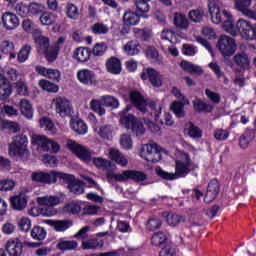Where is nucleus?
Listing matches in <instances>:
<instances>
[{"label": "nucleus", "mask_w": 256, "mask_h": 256, "mask_svg": "<svg viewBox=\"0 0 256 256\" xmlns=\"http://www.w3.org/2000/svg\"><path fill=\"white\" fill-rule=\"evenodd\" d=\"M190 172L191 158H189V154H182V159L176 160L175 174L159 169L157 170V175L167 181H173V179H177V177H185V175H188Z\"/></svg>", "instance_id": "obj_1"}, {"label": "nucleus", "mask_w": 256, "mask_h": 256, "mask_svg": "<svg viewBox=\"0 0 256 256\" xmlns=\"http://www.w3.org/2000/svg\"><path fill=\"white\" fill-rule=\"evenodd\" d=\"M150 1L151 0H135L134 5L136 7V13L131 11L124 13L123 21L125 25H137L141 17L148 19L149 15H147V13H149L151 9V6H149Z\"/></svg>", "instance_id": "obj_2"}, {"label": "nucleus", "mask_w": 256, "mask_h": 256, "mask_svg": "<svg viewBox=\"0 0 256 256\" xmlns=\"http://www.w3.org/2000/svg\"><path fill=\"white\" fill-rule=\"evenodd\" d=\"M130 101L142 113H147V110H150V115H154L155 120L159 121V115H161V107L156 110L155 102H150L149 104H147V101L145 100V98H143L141 93L135 90L130 92Z\"/></svg>", "instance_id": "obj_3"}, {"label": "nucleus", "mask_w": 256, "mask_h": 256, "mask_svg": "<svg viewBox=\"0 0 256 256\" xmlns=\"http://www.w3.org/2000/svg\"><path fill=\"white\" fill-rule=\"evenodd\" d=\"M27 143V136L23 134L15 136L13 141L8 145V153L10 157L27 159V157H29V149H27Z\"/></svg>", "instance_id": "obj_4"}, {"label": "nucleus", "mask_w": 256, "mask_h": 256, "mask_svg": "<svg viewBox=\"0 0 256 256\" xmlns=\"http://www.w3.org/2000/svg\"><path fill=\"white\" fill-rule=\"evenodd\" d=\"M37 203L40 205V215L42 217H53L57 213L55 206L61 203L57 196H43L37 198Z\"/></svg>", "instance_id": "obj_5"}, {"label": "nucleus", "mask_w": 256, "mask_h": 256, "mask_svg": "<svg viewBox=\"0 0 256 256\" xmlns=\"http://www.w3.org/2000/svg\"><path fill=\"white\" fill-rule=\"evenodd\" d=\"M120 122L126 129H131L133 135L136 137H143V135H145V126L143 125V122L135 117V115H123L120 118Z\"/></svg>", "instance_id": "obj_6"}, {"label": "nucleus", "mask_w": 256, "mask_h": 256, "mask_svg": "<svg viewBox=\"0 0 256 256\" xmlns=\"http://www.w3.org/2000/svg\"><path fill=\"white\" fill-rule=\"evenodd\" d=\"M108 179H114L115 181H129L131 179L135 183H141V181L147 180V174L141 171L125 170L121 174H115L111 171L107 172Z\"/></svg>", "instance_id": "obj_7"}, {"label": "nucleus", "mask_w": 256, "mask_h": 256, "mask_svg": "<svg viewBox=\"0 0 256 256\" xmlns=\"http://www.w3.org/2000/svg\"><path fill=\"white\" fill-rule=\"evenodd\" d=\"M217 49L223 57H232L237 51L235 40L227 35H221L216 44Z\"/></svg>", "instance_id": "obj_8"}, {"label": "nucleus", "mask_w": 256, "mask_h": 256, "mask_svg": "<svg viewBox=\"0 0 256 256\" xmlns=\"http://www.w3.org/2000/svg\"><path fill=\"white\" fill-rule=\"evenodd\" d=\"M32 145H37L42 151H51L52 153L61 151V145L46 136H33Z\"/></svg>", "instance_id": "obj_9"}, {"label": "nucleus", "mask_w": 256, "mask_h": 256, "mask_svg": "<svg viewBox=\"0 0 256 256\" xmlns=\"http://www.w3.org/2000/svg\"><path fill=\"white\" fill-rule=\"evenodd\" d=\"M141 157L149 163H157L161 161V146L157 145V143L144 145Z\"/></svg>", "instance_id": "obj_10"}, {"label": "nucleus", "mask_w": 256, "mask_h": 256, "mask_svg": "<svg viewBox=\"0 0 256 256\" xmlns=\"http://www.w3.org/2000/svg\"><path fill=\"white\" fill-rule=\"evenodd\" d=\"M52 105L55 107V112L60 117H69L73 113L71 101L65 97L58 96L52 100Z\"/></svg>", "instance_id": "obj_11"}, {"label": "nucleus", "mask_w": 256, "mask_h": 256, "mask_svg": "<svg viewBox=\"0 0 256 256\" xmlns=\"http://www.w3.org/2000/svg\"><path fill=\"white\" fill-rule=\"evenodd\" d=\"M236 29L243 37V39H247L253 41L256 39V24H251V22L245 19H239L236 23Z\"/></svg>", "instance_id": "obj_12"}, {"label": "nucleus", "mask_w": 256, "mask_h": 256, "mask_svg": "<svg viewBox=\"0 0 256 256\" xmlns=\"http://www.w3.org/2000/svg\"><path fill=\"white\" fill-rule=\"evenodd\" d=\"M66 146L75 156L81 159V161H84V163L91 162V152L85 146L73 140H68Z\"/></svg>", "instance_id": "obj_13"}, {"label": "nucleus", "mask_w": 256, "mask_h": 256, "mask_svg": "<svg viewBox=\"0 0 256 256\" xmlns=\"http://www.w3.org/2000/svg\"><path fill=\"white\" fill-rule=\"evenodd\" d=\"M208 11L211 16V21L215 25H219V23H223L227 17H225V13H228L227 10H222L219 6V0H212L208 3Z\"/></svg>", "instance_id": "obj_14"}, {"label": "nucleus", "mask_w": 256, "mask_h": 256, "mask_svg": "<svg viewBox=\"0 0 256 256\" xmlns=\"http://www.w3.org/2000/svg\"><path fill=\"white\" fill-rule=\"evenodd\" d=\"M141 79L143 81L149 80L153 87H161L163 85V76L153 68H144L141 73Z\"/></svg>", "instance_id": "obj_15"}, {"label": "nucleus", "mask_w": 256, "mask_h": 256, "mask_svg": "<svg viewBox=\"0 0 256 256\" xmlns=\"http://www.w3.org/2000/svg\"><path fill=\"white\" fill-rule=\"evenodd\" d=\"M31 181L34 183H43L44 185H53L55 183L54 170L50 172L36 171L31 173Z\"/></svg>", "instance_id": "obj_16"}, {"label": "nucleus", "mask_w": 256, "mask_h": 256, "mask_svg": "<svg viewBox=\"0 0 256 256\" xmlns=\"http://www.w3.org/2000/svg\"><path fill=\"white\" fill-rule=\"evenodd\" d=\"M221 186L217 179H213L208 183L207 191L204 197L205 203H213L217 199V195H219V191Z\"/></svg>", "instance_id": "obj_17"}, {"label": "nucleus", "mask_w": 256, "mask_h": 256, "mask_svg": "<svg viewBox=\"0 0 256 256\" xmlns=\"http://www.w3.org/2000/svg\"><path fill=\"white\" fill-rule=\"evenodd\" d=\"M6 251L9 256L23 255V242L19 238H11L6 243Z\"/></svg>", "instance_id": "obj_18"}, {"label": "nucleus", "mask_w": 256, "mask_h": 256, "mask_svg": "<svg viewBox=\"0 0 256 256\" xmlns=\"http://www.w3.org/2000/svg\"><path fill=\"white\" fill-rule=\"evenodd\" d=\"M2 24L3 27L6 28L7 31H13V29H17L19 25V17L11 12H5L2 14Z\"/></svg>", "instance_id": "obj_19"}, {"label": "nucleus", "mask_w": 256, "mask_h": 256, "mask_svg": "<svg viewBox=\"0 0 256 256\" xmlns=\"http://www.w3.org/2000/svg\"><path fill=\"white\" fill-rule=\"evenodd\" d=\"M77 78L82 85H97V79H95V73L89 69L79 70Z\"/></svg>", "instance_id": "obj_20"}, {"label": "nucleus", "mask_w": 256, "mask_h": 256, "mask_svg": "<svg viewBox=\"0 0 256 256\" xmlns=\"http://www.w3.org/2000/svg\"><path fill=\"white\" fill-rule=\"evenodd\" d=\"M13 93V87L9 82V79L5 75L0 74V101H6L8 97H11Z\"/></svg>", "instance_id": "obj_21"}, {"label": "nucleus", "mask_w": 256, "mask_h": 256, "mask_svg": "<svg viewBox=\"0 0 256 256\" xmlns=\"http://www.w3.org/2000/svg\"><path fill=\"white\" fill-rule=\"evenodd\" d=\"M10 205L15 211H23L27 207V196L20 194L10 198Z\"/></svg>", "instance_id": "obj_22"}, {"label": "nucleus", "mask_w": 256, "mask_h": 256, "mask_svg": "<svg viewBox=\"0 0 256 256\" xmlns=\"http://www.w3.org/2000/svg\"><path fill=\"white\" fill-rule=\"evenodd\" d=\"M224 17H226L222 22L224 31L233 36L237 35V26L233 23V16L229 12H224Z\"/></svg>", "instance_id": "obj_23"}, {"label": "nucleus", "mask_w": 256, "mask_h": 256, "mask_svg": "<svg viewBox=\"0 0 256 256\" xmlns=\"http://www.w3.org/2000/svg\"><path fill=\"white\" fill-rule=\"evenodd\" d=\"M46 223L54 227L55 231H67L69 227L73 226V221L71 220H47Z\"/></svg>", "instance_id": "obj_24"}, {"label": "nucleus", "mask_w": 256, "mask_h": 256, "mask_svg": "<svg viewBox=\"0 0 256 256\" xmlns=\"http://www.w3.org/2000/svg\"><path fill=\"white\" fill-rule=\"evenodd\" d=\"M106 69L113 75H119L121 73V60L116 57H111L106 62Z\"/></svg>", "instance_id": "obj_25"}, {"label": "nucleus", "mask_w": 256, "mask_h": 256, "mask_svg": "<svg viewBox=\"0 0 256 256\" xmlns=\"http://www.w3.org/2000/svg\"><path fill=\"white\" fill-rule=\"evenodd\" d=\"M109 155L112 161H115V163L121 165L122 167H127L129 161L123 156V154L119 150L111 148L109 150Z\"/></svg>", "instance_id": "obj_26"}, {"label": "nucleus", "mask_w": 256, "mask_h": 256, "mask_svg": "<svg viewBox=\"0 0 256 256\" xmlns=\"http://www.w3.org/2000/svg\"><path fill=\"white\" fill-rule=\"evenodd\" d=\"M41 129L50 133V135H55L57 133V127H55V123L49 117H42L39 120Z\"/></svg>", "instance_id": "obj_27"}, {"label": "nucleus", "mask_w": 256, "mask_h": 256, "mask_svg": "<svg viewBox=\"0 0 256 256\" xmlns=\"http://www.w3.org/2000/svg\"><path fill=\"white\" fill-rule=\"evenodd\" d=\"M33 38L35 40V43L38 45L40 51H42V53L44 51H47V49H49L50 43H49L48 37H45V36L39 34V32H35L33 34Z\"/></svg>", "instance_id": "obj_28"}, {"label": "nucleus", "mask_w": 256, "mask_h": 256, "mask_svg": "<svg viewBox=\"0 0 256 256\" xmlns=\"http://www.w3.org/2000/svg\"><path fill=\"white\" fill-rule=\"evenodd\" d=\"M180 66L184 71H187V73H191L194 75H202L203 73V68H201V66L194 65L193 63L186 60H183L180 63Z\"/></svg>", "instance_id": "obj_29"}, {"label": "nucleus", "mask_w": 256, "mask_h": 256, "mask_svg": "<svg viewBox=\"0 0 256 256\" xmlns=\"http://www.w3.org/2000/svg\"><path fill=\"white\" fill-rule=\"evenodd\" d=\"M185 129L192 139H201L203 137V131L198 126H195L192 122H188L185 125Z\"/></svg>", "instance_id": "obj_30"}, {"label": "nucleus", "mask_w": 256, "mask_h": 256, "mask_svg": "<svg viewBox=\"0 0 256 256\" xmlns=\"http://www.w3.org/2000/svg\"><path fill=\"white\" fill-rule=\"evenodd\" d=\"M20 111L26 119H33V105L27 99L20 101Z\"/></svg>", "instance_id": "obj_31"}, {"label": "nucleus", "mask_w": 256, "mask_h": 256, "mask_svg": "<svg viewBox=\"0 0 256 256\" xmlns=\"http://www.w3.org/2000/svg\"><path fill=\"white\" fill-rule=\"evenodd\" d=\"M193 107H194V111H196L197 113H211V111H213V106H211L208 103L203 102L201 99H195L193 100Z\"/></svg>", "instance_id": "obj_32"}, {"label": "nucleus", "mask_w": 256, "mask_h": 256, "mask_svg": "<svg viewBox=\"0 0 256 256\" xmlns=\"http://www.w3.org/2000/svg\"><path fill=\"white\" fill-rule=\"evenodd\" d=\"M174 25L178 29H189V20L187 19V16L177 12L174 14Z\"/></svg>", "instance_id": "obj_33"}, {"label": "nucleus", "mask_w": 256, "mask_h": 256, "mask_svg": "<svg viewBox=\"0 0 256 256\" xmlns=\"http://www.w3.org/2000/svg\"><path fill=\"white\" fill-rule=\"evenodd\" d=\"M73 57L76 61H79V63H87L90 57L89 49L79 47L74 51Z\"/></svg>", "instance_id": "obj_34"}, {"label": "nucleus", "mask_w": 256, "mask_h": 256, "mask_svg": "<svg viewBox=\"0 0 256 256\" xmlns=\"http://www.w3.org/2000/svg\"><path fill=\"white\" fill-rule=\"evenodd\" d=\"M62 213H66L68 215H79V213H81V205L75 201L69 202L62 208Z\"/></svg>", "instance_id": "obj_35"}, {"label": "nucleus", "mask_w": 256, "mask_h": 256, "mask_svg": "<svg viewBox=\"0 0 256 256\" xmlns=\"http://www.w3.org/2000/svg\"><path fill=\"white\" fill-rule=\"evenodd\" d=\"M40 23L41 25H53L57 21V15L53 14V12L43 11L40 15Z\"/></svg>", "instance_id": "obj_36"}, {"label": "nucleus", "mask_w": 256, "mask_h": 256, "mask_svg": "<svg viewBox=\"0 0 256 256\" xmlns=\"http://www.w3.org/2000/svg\"><path fill=\"white\" fill-rule=\"evenodd\" d=\"M188 17L192 23H201L205 17V10L203 8L192 9L189 11Z\"/></svg>", "instance_id": "obj_37"}, {"label": "nucleus", "mask_w": 256, "mask_h": 256, "mask_svg": "<svg viewBox=\"0 0 256 256\" xmlns=\"http://www.w3.org/2000/svg\"><path fill=\"white\" fill-rule=\"evenodd\" d=\"M170 109L178 119H183V117H185V103L181 102V100L172 102Z\"/></svg>", "instance_id": "obj_38"}, {"label": "nucleus", "mask_w": 256, "mask_h": 256, "mask_svg": "<svg viewBox=\"0 0 256 256\" xmlns=\"http://www.w3.org/2000/svg\"><path fill=\"white\" fill-rule=\"evenodd\" d=\"M70 127L78 135H85L87 133V124L83 120H72Z\"/></svg>", "instance_id": "obj_39"}, {"label": "nucleus", "mask_w": 256, "mask_h": 256, "mask_svg": "<svg viewBox=\"0 0 256 256\" xmlns=\"http://www.w3.org/2000/svg\"><path fill=\"white\" fill-rule=\"evenodd\" d=\"M68 189L70 193H73L74 195H82V193H85V188H83V182L77 178H75L74 181L70 182V185H68Z\"/></svg>", "instance_id": "obj_40"}, {"label": "nucleus", "mask_w": 256, "mask_h": 256, "mask_svg": "<svg viewBox=\"0 0 256 256\" xmlns=\"http://www.w3.org/2000/svg\"><path fill=\"white\" fill-rule=\"evenodd\" d=\"M96 133L102 137V139H109V136L113 133V126L109 124H103L95 128Z\"/></svg>", "instance_id": "obj_41"}, {"label": "nucleus", "mask_w": 256, "mask_h": 256, "mask_svg": "<svg viewBox=\"0 0 256 256\" xmlns=\"http://www.w3.org/2000/svg\"><path fill=\"white\" fill-rule=\"evenodd\" d=\"M57 179H60L63 181V183H67V185H71L75 179V176L73 174H67L54 170V183H57Z\"/></svg>", "instance_id": "obj_42"}, {"label": "nucleus", "mask_w": 256, "mask_h": 256, "mask_svg": "<svg viewBox=\"0 0 256 256\" xmlns=\"http://www.w3.org/2000/svg\"><path fill=\"white\" fill-rule=\"evenodd\" d=\"M46 60L49 63H53V61H57V57L59 55V45L52 46L43 52Z\"/></svg>", "instance_id": "obj_43"}, {"label": "nucleus", "mask_w": 256, "mask_h": 256, "mask_svg": "<svg viewBox=\"0 0 256 256\" xmlns=\"http://www.w3.org/2000/svg\"><path fill=\"white\" fill-rule=\"evenodd\" d=\"M104 242L103 240L97 239V238H93V239H89L87 241H83L82 242V249H101V247H103Z\"/></svg>", "instance_id": "obj_44"}, {"label": "nucleus", "mask_w": 256, "mask_h": 256, "mask_svg": "<svg viewBox=\"0 0 256 256\" xmlns=\"http://www.w3.org/2000/svg\"><path fill=\"white\" fill-rule=\"evenodd\" d=\"M234 61L238 67H242L243 69H247L249 67V64L251 63V60H249V56L245 53L236 54L234 56Z\"/></svg>", "instance_id": "obj_45"}, {"label": "nucleus", "mask_w": 256, "mask_h": 256, "mask_svg": "<svg viewBox=\"0 0 256 256\" xmlns=\"http://www.w3.org/2000/svg\"><path fill=\"white\" fill-rule=\"evenodd\" d=\"M31 237L36 241H43L47 237V231L41 226H34L31 230Z\"/></svg>", "instance_id": "obj_46"}, {"label": "nucleus", "mask_w": 256, "mask_h": 256, "mask_svg": "<svg viewBox=\"0 0 256 256\" xmlns=\"http://www.w3.org/2000/svg\"><path fill=\"white\" fill-rule=\"evenodd\" d=\"M39 87L43 89V91H47L48 93H57L59 91V86L51 83L49 80L42 79L39 81Z\"/></svg>", "instance_id": "obj_47"}, {"label": "nucleus", "mask_w": 256, "mask_h": 256, "mask_svg": "<svg viewBox=\"0 0 256 256\" xmlns=\"http://www.w3.org/2000/svg\"><path fill=\"white\" fill-rule=\"evenodd\" d=\"M124 51L126 54L133 56V55H139V43L137 41H129L124 46Z\"/></svg>", "instance_id": "obj_48"}, {"label": "nucleus", "mask_w": 256, "mask_h": 256, "mask_svg": "<svg viewBox=\"0 0 256 256\" xmlns=\"http://www.w3.org/2000/svg\"><path fill=\"white\" fill-rule=\"evenodd\" d=\"M101 101L105 107H111L112 109H117L119 107V100L111 95L102 96Z\"/></svg>", "instance_id": "obj_49"}, {"label": "nucleus", "mask_w": 256, "mask_h": 256, "mask_svg": "<svg viewBox=\"0 0 256 256\" xmlns=\"http://www.w3.org/2000/svg\"><path fill=\"white\" fill-rule=\"evenodd\" d=\"M166 221L171 227H177L180 223H185V217L170 213L167 215Z\"/></svg>", "instance_id": "obj_50"}, {"label": "nucleus", "mask_w": 256, "mask_h": 256, "mask_svg": "<svg viewBox=\"0 0 256 256\" xmlns=\"http://www.w3.org/2000/svg\"><path fill=\"white\" fill-rule=\"evenodd\" d=\"M45 9V5L37 2L30 3L28 6V12L30 15H41Z\"/></svg>", "instance_id": "obj_51"}, {"label": "nucleus", "mask_w": 256, "mask_h": 256, "mask_svg": "<svg viewBox=\"0 0 256 256\" xmlns=\"http://www.w3.org/2000/svg\"><path fill=\"white\" fill-rule=\"evenodd\" d=\"M93 164L97 169H102L103 171H107L111 167V161L102 157L93 158Z\"/></svg>", "instance_id": "obj_52"}, {"label": "nucleus", "mask_w": 256, "mask_h": 256, "mask_svg": "<svg viewBox=\"0 0 256 256\" xmlns=\"http://www.w3.org/2000/svg\"><path fill=\"white\" fill-rule=\"evenodd\" d=\"M152 245L155 247H161L167 241V235L163 232H157L152 236Z\"/></svg>", "instance_id": "obj_53"}, {"label": "nucleus", "mask_w": 256, "mask_h": 256, "mask_svg": "<svg viewBox=\"0 0 256 256\" xmlns=\"http://www.w3.org/2000/svg\"><path fill=\"white\" fill-rule=\"evenodd\" d=\"M133 31L136 39H140V41H149L151 39V32L149 30L134 28Z\"/></svg>", "instance_id": "obj_54"}, {"label": "nucleus", "mask_w": 256, "mask_h": 256, "mask_svg": "<svg viewBox=\"0 0 256 256\" xmlns=\"http://www.w3.org/2000/svg\"><path fill=\"white\" fill-rule=\"evenodd\" d=\"M92 33H94V35H107V33H109V27H107V25L103 24V23H95L92 27Z\"/></svg>", "instance_id": "obj_55"}, {"label": "nucleus", "mask_w": 256, "mask_h": 256, "mask_svg": "<svg viewBox=\"0 0 256 256\" xmlns=\"http://www.w3.org/2000/svg\"><path fill=\"white\" fill-rule=\"evenodd\" d=\"M31 46L24 45L18 53V61L19 63H25L27 59H29V55L31 54Z\"/></svg>", "instance_id": "obj_56"}, {"label": "nucleus", "mask_w": 256, "mask_h": 256, "mask_svg": "<svg viewBox=\"0 0 256 256\" xmlns=\"http://www.w3.org/2000/svg\"><path fill=\"white\" fill-rule=\"evenodd\" d=\"M90 109L100 116L105 115L106 113L105 108H103V105L101 104V100L92 99L90 102Z\"/></svg>", "instance_id": "obj_57"}, {"label": "nucleus", "mask_w": 256, "mask_h": 256, "mask_svg": "<svg viewBox=\"0 0 256 256\" xmlns=\"http://www.w3.org/2000/svg\"><path fill=\"white\" fill-rule=\"evenodd\" d=\"M57 249L60 251H72L77 249V242L75 241H63L57 244Z\"/></svg>", "instance_id": "obj_58"}, {"label": "nucleus", "mask_w": 256, "mask_h": 256, "mask_svg": "<svg viewBox=\"0 0 256 256\" xmlns=\"http://www.w3.org/2000/svg\"><path fill=\"white\" fill-rule=\"evenodd\" d=\"M66 15L69 19H79V8L74 4H67Z\"/></svg>", "instance_id": "obj_59"}, {"label": "nucleus", "mask_w": 256, "mask_h": 256, "mask_svg": "<svg viewBox=\"0 0 256 256\" xmlns=\"http://www.w3.org/2000/svg\"><path fill=\"white\" fill-rule=\"evenodd\" d=\"M234 7L237 9V11L243 13V11L251 7V0H234Z\"/></svg>", "instance_id": "obj_60"}, {"label": "nucleus", "mask_w": 256, "mask_h": 256, "mask_svg": "<svg viewBox=\"0 0 256 256\" xmlns=\"http://www.w3.org/2000/svg\"><path fill=\"white\" fill-rule=\"evenodd\" d=\"M120 145L123 149H132L133 148V140L131 139V135L122 134L120 137Z\"/></svg>", "instance_id": "obj_61"}, {"label": "nucleus", "mask_w": 256, "mask_h": 256, "mask_svg": "<svg viewBox=\"0 0 256 256\" xmlns=\"http://www.w3.org/2000/svg\"><path fill=\"white\" fill-rule=\"evenodd\" d=\"M106 51H107V44L103 42L95 44V46L92 49V53L93 55H95V57H101L105 55Z\"/></svg>", "instance_id": "obj_62"}, {"label": "nucleus", "mask_w": 256, "mask_h": 256, "mask_svg": "<svg viewBox=\"0 0 256 256\" xmlns=\"http://www.w3.org/2000/svg\"><path fill=\"white\" fill-rule=\"evenodd\" d=\"M18 227L20 231H24V233L29 232V229H31V219L27 217H22L18 221Z\"/></svg>", "instance_id": "obj_63"}, {"label": "nucleus", "mask_w": 256, "mask_h": 256, "mask_svg": "<svg viewBox=\"0 0 256 256\" xmlns=\"http://www.w3.org/2000/svg\"><path fill=\"white\" fill-rule=\"evenodd\" d=\"M159 256H177V251L171 244H167L161 249Z\"/></svg>", "instance_id": "obj_64"}]
</instances>
